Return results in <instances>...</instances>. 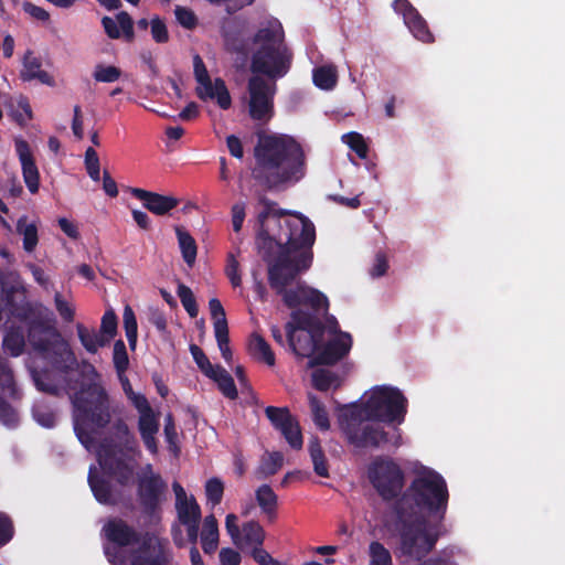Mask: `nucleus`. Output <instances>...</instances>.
Listing matches in <instances>:
<instances>
[{
  "label": "nucleus",
  "instance_id": "f257e3e1",
  "mask_svg": "<svg viewBox=\"0 0 565 565\" xmlns=\"http://www.w3.org/2000/svg\"><path fill=\"white\" fill-rule=\"evenodd\" d=\"M270 239L279 248L276 259L268 266L270 287L289 308L307 305L317 313H327L329 302L319 290L308 287L303 281H298L295 289H287L298 274L311 265L316 239L313 224L300 214L288 213L285 218H278L277 231L270 232Z\"/></svg>",
  "mask_w": 565,
  "mask_h": 565
},
{
  "label": "nucleus",
  "instance_id": "f03ea898",
  "mask_svg": "<svg viewBox=\"0 0 565 565\" xmlns=\"http://www.w3.org/2000/svg\"><path fill=\"white\" fill-rule=\"evenodd\" d=\"M447 501L448 490L443 477L430 469L419 471L395 508L404 555L419 561L434 548L445 531L440 523L430 524L427 516L437 513L441 520Z\"/></svg>",
  "mask_w": 565,
  "mask_h": 565
},
{
  "label": "nucleus",
  "instance_id": "7ed1b4c3",
  "mask_svg": "<svg viewBox=\"0 0 565 565\" xmlns=\"http://www.w3.org/2000/svg\"><path fill=\"white\" fill-rule=\"evenodd\" d=\"M237 52L250 58L249 68L255 74L247 84L249 116L267 122L274 115L275 81L288 73L292 58L281 24L277 20L267 22Z\"/></svg>",
  "mask_w": 565,
  "mask_h": 565
},
{
  "label": "nucleus",
  "instance_id": "20e7f679",
  "mask_svg": "<svg viewBox=\"0 0 565 565\" xmlns=\"http://www.w3.org/2000/svg\"><path fill=\"white\" fill-rule=\"evenodd\" d=\"M254 157L252 177L267 189L296 183L306 174L305 151L289 136H260L254 149Z\"/></svg>",
  "mask_w": 565,
  "mask_h": 565
},
{
  "label": "nucleus",
  "instance_id": "39448f33",
  "mask_svg": "<svg viewBox=\"0 0 565 565\" xmlns=\"http://www.w3.org/2000/svg\"><path fill=\"white\" fill-rule=\"evenodd\" d=\"M72 404L75 434L82 445L89 449L94 443L90 429L106 427L117 411L116 406L98 382L83 385L72 396Z\"/></svg>",
  "mask_w": 565,
  "mask_h": 565
},
{
  "label": "nucleus",
  "instance_id": "423d86ee",
  "mask_svg": "<svg viewBox=\"0 0 565 565\" xmlns=\"http://www.w3.org/2000/svg\"><path fill=\"white\" fill-rule=\"evenodd\" d=\"M28 340L43 359L62 372L77 366V359L55 327L53 313L44 308L29 321Z\"/></svg>",
  "mask_w": 565,
  "mask_h": 565
},
{
  "label": "nucleus",
  "instance_id": "0eeeda50",
  "mask_svg": "<svg viewBox=\"0 0 565 565\" xmlns=\"http://www.w3.org/2000/svg\"><path fill=\"white\" fill-rule=\"evenodd\" d=\"M291 318L294 322L286 324L289 345L296 354L312 359L322 342L326 327L316 316L301 309L292 311Z\"/></svg>",
  "mask_w": 565,
  "mask_h": 565
},
{
  "label": "nucleus",
  "instance_id": "6e6552de",
  "mask_svg": "<svg viewBox=\"0 0 565 565\" xmlns=\"http://www.w3.org/2000/svg\"><path fill=\"white\" fill-rule=\"evenodd\" d=\"M367 418L358 406L345 408L339 416L340 426L350 444L358 448H377L387 441L382 426Z\"/></svg>",
  "mask_w": 565,
  "mask_h": 565
},
{
  "label": "nucleus",
  "instance_id": "1a4fd4ad",
  "mask_svg": "<svg viewBox=\"0 0 565 565\" xmlns=\"http://www.w3.org/2000/svg\"><path fill=\"white\" fill-rule=\"evenodd\" d=\"M407 399L397 388L380 386L372 391L369 399L358 406L367 418L385 423H402L406 414Z\"/></svg>",
  "mask_w": 565,
  "mask_h": 565
},
{
  "label": "nucleus",
  "instance_id": "9d476101",
  "mask_svg": "<svg viewBox=\"0 0 565 565\" xmlns=\"http://www.w3.org/2000/svg\"><path fill=\"white\" fill-rule=\"evenodd\" d=\"M171 558L169 541L154 533H145L138 548L129 554L119 553L111 561L115 565H167Z\"/></svg>",
  "mask_w": 565,
  "mask_h": 565
},
{
  "label": "nucleus",
  "instance_id": "9b49d317",
  "mask_svg": "<svg viewBox=\"0 0 565 565\" xmlns=\"http://www.w3.org/2000/svg\"><path fill=\"white\" fill-rule=\"evenodd\" d=\"M140 454L128 452L116 446H102L98 461L104 471L120 486L132 483Z\"/></svg>",
  "mask_w": 565,
  "mask_h": 565
},
{
  "label": "nucleus",
  "instance_id": "f8f14e48",
  "mask_svg": "<svg viewBox=\"0 0 565 565\" xmlns=\"http://www.w3.org/2000/svg\"><path fill=\"white\" fill-rule=\"evenodd\" d=\"M369 480L384 500L397 497L404 486V473L391 459L376 458L369 467Z\"/></svg>",
  "mask_w": 565,
  "mask_h": 565
},
{
  "label": "nucleus",
  "instance_id": "ddd939ff",
  "mask_svg": "<svg viewBox=\"0 0 565 565\" xmlns=\"http://www.w3.org/2000/svg\"><path fill=\"white\" fill-rule=\"evenodd\" d=\"M330 326L328 328L329 333L332 338L326 343L320 342L317 354L309 361L310 366L320 364H333L341 360L348 354L352 345L351 335L347 332L338 331V322L334 318L330 319ZM322 341H324L322 339Z\"/></svg>",
  "mask_w": 565,
  "mask_h": 565
},
{
  "label": "nucleus",
  "instance_id": "4468645a",
  "mask_svg": "<svg viewBox=\"0 0 565 565\" xmlns=\"http://www.w3.org/2000/svg\"><path fill=\"white\" fill-rule=\"evenodd\" d=\"M21 393L14 381L9 361L0 356V420L8 426L18 423V413L11 402L20 399Z\"/></svg>",
  "mask_w": 565,
  "mask_h": 565
},
{
  "label": "nucleus",
  "instance_id": "2eb2a0df",
  "mask_svg": "<svg viewBox=\"0 0 565 565\" xmlns=\"http://www.w3.org/2000/svg\"><path fill=\"white\" fill-rule=\"evenodd\" d=\"M194 76L199 83L196 94L201 99H214L216 98L217 104L221 108L227 109L231 106V96L225 86V83L221 78L211 81L205 64L200 55L193 57Z\"/></svg>",
  "mask_w": 565,
  "mask_h": 565
},
{
  "label": "nucleus",
  "instance_id": "dca6fc26",
  "mask_svg": "<svg viewBox=\"0 0 565 565\" xmlns=\"http://www.w3.org/2000/svg\"><path fill=\"white\" fill-rule=\"evenodd\" d=\"M105 536L115 544L111 548H106L109 561H114L119 553L126 554L120 548L138 544L142 540V535L121 519H111L103 527Z\"/></svg>",
  "mask_w": 565,
  "mask_h": 565
},
{
  "label": "nucleus",
  "instance_id": "f3484780",
  "mask_svg": "<svg viewBox=\"0 0 565 565\" xmlns=\"http://www.w3.org/2000/svg\"><path fill=\"white\" fill-rule=\"evenodd\" d=\"M167 483L161 477L138 479V497L148 513H154L167 492Z\"/></svg>",
  "mask_w": 565,
  "mask_h": 565
},
{
  "label": "nucleus",
  "instance_id": "a211bd4d",
  "mask_svg": "<svg viewBox=\"0 0 565 565\" xmlns=\"http://www.w3.org/2000/svg\"><path fill=\"white\" fill-rule=\"evenodd\" d=\"M131 194L143 202V206L157 215H166L179 204L174 196L162 195L143 189L134 188Z\"/></svg>",
  "mask_w": 565,
  "mask_h": 565
},
{
  "label": "nucleus",
  "instance_id": "6ab92c4d",
  "mask_svg": "<svg viewBox=\"0 0 565 565\" xmlns=\"http://www.w3.org/2000/svg\"><path fill=\"white\" fill-rule=\"evenodd\" d=\"M15 147L22 164L24 182L31 193H36L39 190V170L33 160L29 145L24 140H18Z\"/></svg>",
  "mask_w": 565,
  "mask_h": 565
},
{
  "label": "nucleus",
  "instance_id": "aec40b11",
  "mask_svg": "<svg viewBox=\"0 0 565 565\" xmlns=\"http://www.w3.org/2000/svg\"><path fill=\"white\" fill-rule=\"evenodd\" d=\"M102 24L106 34L110 39H119L121 34L127 41H132L134 39V22L126 11L119 12L116 20L109 17H104Z\"/></svg>",
  "mask_w": 565,
  "mask_h": 565
},
{
  "label": "nucleus",
  "instance_id": "412c9836",
  "mask_svg": "<svg viewBox=\"0 0 565 565\" xmlns=\"http://www.w3.org/2000/svg\"><path fill=\"white\" fill-rule=\"evenodd\" d=\"M42 63L32 51H28L23 57V67L20 73V77L23 81L38 79L42 84L53 86V77L45 71L41 70Z\"/></svg>",
  "mask_w": 565,
  "mask_h": 565
},
{
  "label": "nucleus",
  "instance_id": "4be33fe9",
  "mask_svg": "<svg viewBox=\"0 0 565 565\" xmlns=\"http://www.w3.org/2000/svg\"><path fill=\"white\" fill-rule=\"evenodd\" d=\"M138 428L147 449L152 454H157L158 445L154 436L159 430V423L152 409L139 416Z\"/></svg>",
  "mask_w": 565,
  "mask_h": 565
},
{
  "label": "nucleus",
  "instance_id": "5701e85b",
  "mask_svg": "<svg viewBox=\"0 0 565 565\" xmlns=\"http://www.w3.org/2000/svg\"><path fill=\"white\" fill-rule=\"evenodd\" d=\"M114 436L116 443H104L102 446H116L122 448L128 452L140 454L138 441L134 434L128 428V425L122 420L118 419L114 424Z\"/></svg>",
  "mask_w": 565,
  "mask_h": 565
},
{
  "label": "nucleus",
  "instance_id": "b1692460",
  "mask_svg": "<svg viewBox=\"0 0 565 565\" xmlns=\"http://www.w3.org/2000/svg\"><path fill=\"white\" fill-rule=\"evenodd\" d=\"M76 330L82 345L89 353H96L99 348L109 343L108 337H104L99 331L88 329L82 323L76 326Z\"/></svg>",
  "mask_w": 565,
  "mask_h": 565
},
{
  "label": "nucleus",
  "instance_id": "393cba45",
  "mask_svg": "<svg viewBox=\"0 0 565 565\" xmlns=\"http://www.w3.org/2000/svg\"><path fill=\"white\" fill-rule=\"evenodd\" d=\"M264 539L265 531L262 525L256 521H249L243 525L241 531V542L235 545L241 548L245 546L255 548L263 545Z\"/></svg>",
  "mask_w": 565,
  "mask_h": 565
},
{
  "label": "nucleus",
  "instance_id": "a878e982",
  "mask_svg": "<svg viewBox=\"0 0 565 565\" xmlns=\"http://www.w3.org/2000/svg\"><path fill=\"white\" fill-rule=\"evenodd\" d=\"M9 108L11 117L21 126L25 125L32 119V109L29 100L19 95L17 98L10 97L6 103Z\"/></svg>",
  "mask_w": 565,
  "mask_h": 565
},
{
  "label": "nucleus",
  "instance_id": "bb28decb",
  "mask_svg": "<svg viewBox=\"0 0 565 565\" xmlns=\"http://www.w3.org/2000/svg\"><path fill=\"white\" fill-rule=\"evenodd\" d=\"M256 500L262 511L269 521L276 518L277 495L268 484H263L256 490Z\"/></svg>",
  "mask_w": 565,
  "mask_h": 565
},
{
  "label": "nucleus",
  "instance_id": "cd10ccee",
  "mask_svg": "<svg viewBox=\"0 0 565 565\" xmlns=\"http://www.w3.org/2000/svg\"><path fill=\"white\" fill-rule=\"evenodd\" d=\"M201 541L202 548L205 553L211 554L216 550L218 542V527L214 515H207L204 519Z\"/></svg>",
  "mask_w": 565,
  "mask_h": 565
},
{
  "label": "nucleus",
  "instance_id": "c85d7f7f",
  "mask_svg": "<svg viewBox=\"0 0 565 565\" xmlns=\"http://www.w3.org/2000/svg\"><path fill=\"white\" fill-rule=\"evenodd\" d=\"M175 233L179 242V246L182 253L183 260L186 263L189 267H192L195 263L196 258V243L194 238L190 235L189 232L184 231L182 227L177 226Z\"/></svg>",
  "mask_w": 565,
  "mask_h": 565
},
{
  "label": "nucleus",
  "instance_id": "c756f323",
  "mask_svg": "<svg viewBox=\"0 0 565 565\" xmlns=\"http://www.w3.org/2000/svg\"><path fill=\"white\" fill-rule=\"evenodd\" d=\"M249 351L255 359L265 362L269 366L275 365V354L262 335L257 333L252 335Z\"/></svg>",
  "mask_w": 565,
  "mask_h": 565
},
{
  "label": "nucleus",
  "instance_id": "7c9ffc66",
  "mask_svg": "<svg viewBox=\"0 0 565 565\" xmlns=\"http://www.w3.org/2000/svg\"><path fill=\"white\" fill-rule=\"evenodd\" d=\"M213 374H209L207 377L212 379L217 383L220 391L231 399H235L237 397V390L234 383L233 377L230 373L222 366L216 365L213 370Z\"/></svg>",
  "mask_w": 565,
  "mask_h": 565
},
{
  "label": "nucleus",
  "instance_id": "2f4dec72",
  "mask_svg": "<svg viewBox=\"0 0 565 565\" xmlns=\"http://www.w3.org/2000/svg\"><path fill=\"white\" fill-rule=\"evenodd\" d=\"M309 454L311 457V461L313 465L315 472L323 478L329 477V466L326 458V455L321 448L320 441L318 438H312L308 445Z\"/></svg>",
  "mask_w": 565,
  "mask_h": 565
},
{
  "label": "nucleus",
  "instance_id": "473e14b6",
  "mask_svg": "<svg viewBox=\"0 0 565 565\" xmlns=\"http://www.w3.org/2000/svg\"><path fill=\"white\" fill-rule=\"evenodd\" d=\"M88 483L90 486V489H92L95 498L100 503H114L115 502L109 482L98 478L95 475L94 468H90V470H89Z\"/></svg>",
  "mask_w": 565,
  "mask_h": 565
},
{
  "label": "nucleus",
  "instance_id": "72a5a7b5",
  "mask_svg": "<svg viewBox=\"0 0 565 565\" xmlns=\"http://www.w3.org/2000/svg\"><path fill=\"white\" fill-rule=\"evenodd\" d=\"M26 221V216L19 218L17 232L23 236V248L30 253L38 244V230L35 224H29Z\"/></svg>",
  "mask_w": 565,
  "mask_h": 565
},
{
  "label": "nucleus",
  "instance_id": "f704fd0d",
  "mask_svg": "<svg viewBox=\"0 0 565 565\" xmlns=\"http://www.w3.org/2000/svg\"><path fill=\"white\" fill-rule=\"evenodd\" d=\"M179 520L182 524L199 522L201 510L194 498H190L181 503H175Z\"/></svg>",
  "mask_w": 565,
  "mask_h": 565
},
{
  "label": "nucleus",
  "instance_id": "c9c22d12",
  "mask_svg": "<svg viewBox=\"0 0 565 565\" xmlns=\"http://www.w3.org/2000/svg\"><path fill=\"white\" fill-rule=\"evenodd\" d=\"M284 457L280 452L266 454L257 468L259 478H267L275 475L282 466Z\"/></svg>",
  "mask_w": 565,
  "mask_h": 565
},
{
  "label": "nucleus",
  "instance_id": "e433bc0d",
  "mask_svg": "<svg viewBox=\"0 0 565 565\" xmlns=\"http://www.w3.org/2000/svg\"><path fill=\"white\" fill-rule=\"evenodd\" d=\"M308 399L315 424L320 429L328 430L330 428V422L323 403L311 393L308 394Z\"/></svg>",
  "mask_w": 565,
  "mask_h": 565
},
{
  "label": "nucleus",
  "instance_id": "4c0bfd02",
  "mask_svg": "<svg viewBox=\"0 0 565 565\" xmlns=\"http://www.w3.org/2000/svg\"><path fill=\"white\" fill-rule=\"evenodd\" d=\"M369 556V565H393L390 551L377 541H373L370 543Z\"/></svg>",
  "mask_w": 565,
  "mask_h": 565
},
{
  "label": "nucleus",
  "instance_id": "58836bf2",
  "mask_svg": "<svg viewBox=\"0 0 565 565\" xmlns=\"http://www.w3.org/2000/svg\"><path fill=\"white\" fill-rule=\"evenodd\" d=\"M315 84L322 89H331L337 83V72L334 67L322 66L313 72Z\"/></svg>",
  "mask_w": 565,
  "mask_h": 565
},
{
  "label": "nucleus",
  "instance_id": "ea45409f",
  "mask_svg": "<svg viewBox=\"0 0 565 565\" xmlns=\"http://www.w3.org/2000/svg\"><path fill=\"white\" fill-rule=\"evenodd\" d=\"M312 383L317 390L327 391L332 385L338 386L339 379L333 372L329 370L318 369L312 372Z\"/></svg>",
  "mask_w": 565,
  "mask_h": 565
},
{
  "label": "nucleus",
  "instance_id": "a19ab883",
  "mask_svg": "<svg viewBox=\"0 0 565 565\" xmlns=\"http://www.w3.org/2000/svg\"><path fill=\"white\" fill-rule=\"evenodd\" d=\"M265 413L267 418L278 430H281L291 419L295 418L286 407L268 406L266 407Z\"/></svg>",
  "mask_w": 565,
  "mask_h": 565
},
{
  "label": "nucleus",
  "instance_id": "79ce46f5",
  "mask_svg": "<svg viewBox=\"0 0 565 565\" xmlns=\"http://www.w3.org/2000/svg\"><path fill=\"white\" fill-rule=\"evenodd\" d=\"M124 328L126 331V337L129 342V347L135 349L137 343V320L134 313V310L130 306H126L124 309Z\"/></svg>",
  "mask_w": 565,
  "mask_h": 565
},
{
  "label": "nucleus",
  "instance_id": "37998d69",
  "mask_svg": "<svg viewBox=\"0 0 565 565\" xmlns=\"http://www.w3.org/2000/svg\"><path fill=\"white\" fill-rule=\"evenodd\" d=\"M178 296L189 316L195 318L199 313V308L192 290L188 286L180 284L178 286Z\"/></svg>",
  "mask_w": 565,
  "mask_h": 565
},
{
  "label": "nucleus",
  "instance_id": "c03bdc74",
  "mask_svg": "<svg viewBox=\"0 0 565 565\" xmlns=\"http://www.w3.org/2000/svg\"><path fill=\"white\" fill-rule=\"evenodd\" d=\"M280 433L292 448L300 449L302 447V436L296 418L291 419Z\"/></svg>",
  "mask_w": 565,
  "mask_h": 565
},
{
  "label": "nucleus",
  "instance_id": "a18cd8bd",
  "mask_svg": "<svg viewBox=\"0 0 565 565\" xmlns=\"http://www.w3.org/2000/svg\"><path fill=\"white\" fill-rule=\"evenodd\" d=\"M209 308H210L211 317L214 320V332L220 329H222V330L228 329L225 310H224L221 301L216 298H212L209 301Z\"/></svg>",
  "mask_w": 565,
  "mask_h": 565
},
{
  "label": "nucleus",
  "instance_id": "49530a36",
  "mask_svg": "<svg viewBox=\"0 0 565 565\" xmlns=\"http://www.w3.org/2000/svg\"><path fill=\"white\" fill-rule=\"evenodd\" d=\"M3 347L11 353V355H20L24 348L23 334L20 331H9L3 339Z\"/></svg>",
  "mask_w": 565,
  "mask_h": 565
},
{
  "label": "nucleus",
  "instance_id": "de8ad7c7",
  "mask_svg": "<svg viewBox=\"0 0 565 565\" xmlns=\"http://www.w3.org/2000/svg\"><path fill=\"white\" fill-rule=\"evenodd\" d=\"M113 361L118 375L122 374L129 365V359L124 341L118 340L114 344Z\"/></svg>",
  "mask_w": 565,
  "mask_h": 565
},
{
  "label": "nucleus",
  "instance_id": "09e8293b",
  "mask_svg": "<svg viewBox=\"0 0 565 565\" xmlns=\"http://www.w3.org/2000/svg\"><path fill=\"white\" fill-rule=\"evenodd\" d=\"M121 75V71L113 65L105 66L102 64L96 65L93 77L97 82L113 83L116 82Z\"/></svg>",
  "mask_w": 565,
  "mask_h": 565
},
{
  "label": "nucleus",
  "instance_id": "8fccbe9b",
  "mask_svg": "<svg viewBox=\"0 0 565 565\" xmlns=\"http://www.w3.org/2000/svg\"><path fill=\"white\" fill-rule=\"evenodd\" d=\"M260 202L264 205V211L258 215V220L262 224H264L266 220L273 217L275 220V224L277 225L278 218H285L288 215L286 211L277 209V204L273 201L263 198Z\"/></svg>",
  "mask_w": 565,
  "mask_h": 565
},
{
  "label": "nucleus",
  "instance_id": "3c124183",
  "mask_svg": "<svg viewBox=\"0 0 565 565\" xmlns=\"http://www.w3.org/2000/svg\"><path fill=\"white\" fill-rule=\"evenodd\" d=\"M54 303L56 311L61 318L66 322H72L75 317V308L72 302L67 301L61 292H56L54 296Z\"/></svg>",
  "mask_w": 565,
  "mask_h": 565
},
{
  "label": "nucleus",
  "instance_id": "603ef678",
  "mask_svg": "<svg viewBox=\"0 0 565 565\" xmlns=\"http://www.w3.org/2000/svg\"><path fill=\"white\" fill-rule=\"evenodd\" d=\"M224 484L218 478L210 479L205 484L206 498L213 505L220 504L223 498Z\"/></svg>",
  "mask_w": 565,
  "mask_h": 565
},
{
  "label": "nucleus",
  "instance_id": "864d4df0",
  "mask_svg": "<svg viewBox=\"0 0 565 565\" xmlns=\"http://www.w3.org/2000/svg\"><path fill=\"white\" fill-rule=\"evenodd\" d=\"M190 352L195 363L198 364L199 369L204 373V375L207 376L210 373L213 374V370L215 369L216 365H213L210 362L209 358L205 355V353L199 345L191 344Z\"/></svg>",
  "mask_w": 565,
  "mask_h": 565
},
{
  "label": "nucleus",
  "instance_id": "5fc2aeb1",
  "mask_svg": "<svg viewBox=\"0 0 565 565\" xmlns=\"http://www.w3.org/2000/svg\"><path fill=\"white\" fill-rule=\"evenodd\" d=\"M85 166L88 175L94 181H99L100 171H99V158L97 152L93 148H88L85 152Z\"/></svg>",
  "mask_w": 565,
  "mask_h": 565
},
{
  "label": "nucleus",
  "instance_id": "6e6d98bb",
  "mask_svg": "<svg viewBox=\"0 0 565 565\" xmlns=\"http://www.w3.org/2000/svg\"><path fill=\"white\" fill-rule=\"evenodd\" d=\"M117 331V317L113 310H108L102 318L100 330L99 332L104 337H108V341H110Z\"/></svg>",
  "mask_w": 565,
  "mask_h": 565
},
{
  "label": "nucleus",
  "instance_id": "4d7b16f0",
  "mask_svg": "<svg viewBox=\"0 0 565 565\" xmlns=\"http://www.w3.org/2000/svg\"><path fill=\"white\" fill-rule=\"evenodd\" d=\"M33 417L44 427H52L55 424V415L47 407L36 404L33 407Z\"/></svg>",
  "mask_w": 565,
  "mask_h": 565
},
{
  "label": "nucleus",
  "instance_id": "13d9d810",
  "mask_svg": "<svg viewBox=\"0 0 565 565\" xmlns=\"http://www.w3.org/2000/svg\"><path fill=\"white\" fill-rule=\"evenodd\" d=\"M344 141L350 146L352 150L361 158H365L367 154V147L364 142L363 137L358 132H350L343 136Z\"/></svg>",
  "mask_w": 565,
  "mask_h": 565
},
{
  "label": "nucleus",
  "instance_id": "bf43d9fd",
  "mask_svg": "<svg viewBox=\"0 0 565 565\" xmlns=\"http://www.w3.org/2000/svg\"><path fill=\"white\" fill-rule=\"evenodd\" d=\"M174 13L178 22L183 28L191 30L196 26L198 19L192 10L184 7H177Z\"/></svg>",
  "mask_w": 565,
  "mask_h": 565
},
{
  "label": "nucleus",
  "instance_id": "052dcab7",
  "mask_svg": "<svg viewBox=\"0 0 565 565\" xmlns=\"http://www.w3.org/2000/svg\"><path fill=\"white\" fill-rule=\"evenodd\" d=\"M151 35L157 43H167L169 41V33L164 22L158 17L150 21Z\"/></svg>",
  "mask_w": 565,
  "mask_h": 565
},
{
  "label": "nucleus",
  "instance_id": "680f3d73",
  "mask_svg": "<svg viewBox=\"0 0 565 565\" xmlns=\"http://www.w3.org/2000/svg\"><path fill=\"white\" fill-rule=\"evenodd\" d=\"M215 338L222 356L224 358L225 361L230 362L232 360L233 354L230 349L228 329H220L215 331Z\"/></svg>",
  "mask_w": 565,
  "mask_h": 565
},
{
  "label": "nucleus",
  "instance_id": "e2e57ef3",
  "mask_svg": "<svg viewBox=\"0 0 565 565\" xmlns=\"http://www.w3.org/2000/svg\"><path fill=\"white\" fill-rule=\"evenodd\" d=\"M409 30L413 32L415 38L425 43L434 41L433 34L429 32L427 24L424 19L415 21L411 24Z\"/></svg>",
  "mask_w": 565,
  "mask_h": 565
},
{
  "label": "nucleus",
  "instance_id": "0e129e2a",
  "mask_svg": "<svg viewBox=\"0 0 565 565\" xmlns=\"http://www.w3.org/2000/svg\"><path fill=\"white\" fill-rule=\"evenodd\" d=\"M33 381L39 391L49 393L51 395H57L60 388L53 383L46 382V374L33 372Z\"/></svg>",
  "mask_w": 565,
  "mask_h": 565
},
{
  "label": "nucleus",
  "instance_id": "69168bd1",
  "mask_svg": "<svg viewBox=\"0 0 565 565\" xmlns=\"http://www.w3.org/2000/svg\"><path fill=\"white\" fill-rule=\"evenodd\" d=\"M226 275L234 287H238L241 285L242 278L239 275V264L233 255H228Z\"/></svg>",
  "mask_w": 565,
  "mask_h": 565
},
{
  "label": "nucleus",
  "instance_id": "338daca9",
  "mask_svg": "<svg viewBox=\"0 0 565 565\" xmlns=\"http://www.w3.org/2000/svg\"><path fill=\"white\" fill-rule=\"evenodd\" d=\"M220 561L222 565H239L241 555L232 548H222L220 552Z\"/></svg>",
  "mask_w": 565,
  "mask_h": 565
},
{
  "label": "nucleus",
  "instance_id": "774afa93",
  "mask_svg": "<svg viewBox=\"0 0 565 565\" xmlns=\"http://www.w3.org/2000/svg\"><path fill=\"white\" fill-rule=\"evenodd\" d=\"M253 557L259 565H280L262 546L253 548Z\"/></svg>",
  "mask_w": 565,
  "mask_h": 565
}]
</instances>
